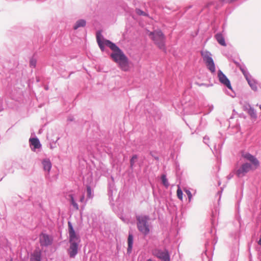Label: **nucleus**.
<instances>
[{
  "label": "nucleus",
  "instance_id": "22",
  "mask_svg": "<svg viewBox=\"0 0 261 261\" xmlns=\"http://www.w3.org/2000/svg\"><path fill=\"white\" fill-rule=\"evenodd\" d=\"M182 196L183 193L182 190H181L179 186H178V189L177 190V196L180 200H182L183 198Z\"/></svg>",
  "mask_w": 261,
  "mask_h": 261
},
{
  "label": "nucleus",
  "instance_id": "23",
  "mask_svg": "<svg viewBox=\"0 0 261 261\" xmlns=\"http://www.w3.org/2000/svg\"><path fill=\"white\" fill-rule=\"evenodd\" d=\"M69 196L70 197V201H71V204L73 205V206L74 207V208L76 210H78L79 209L78 205L75 202L73 196L72 195H70Z\"/></svg>",
  "mask_w": 261,
  "mask_h": 261
},
{
  "label": "nucleus",
  "instance_id": "21",
  "mask_svg": "<svg viewBox=\"0 0 261 261\" xmlns=\"http://www.w3.org/2000/svg\"><path fill=\"white\" fill-rule=\"evenodd\" d=\"M137 159L138 156L137 155H134L132 157L131 159L130 160V167L131 168L133 167Z\"/></svg>",
  "mask_w": 261,
  "mask_h": 261
},
{
  "label": "nucleus",
  "instance_id": "12",
  "mask_svg": "<svg viewBox=\"0 0 261 261\" xmlns=\"http://www.w3.org/2000/svg\"><path fill=\"white\" fill-rule=\"evenodd\" d=\"M41 251L39 249L35 250L31 255V261H41Z\"/></svg>",
  "mask_w": 261,
  "mask_h": 261
},
{
  "label": "nucleus",
  "instance_id": "6",
  "mask_svg": "<svg viewBox=\"0 0 261 261\" xmlns=\"http://www.w3.org/2000/svg\"><path fill=\"white\" fill-rule=\"evenodd\" d=\"M251 169L252 166L250 164L247 163H244L237 171L236 174L238 177H242Z\"/></svg>",
  "mask_w": 261,
  "mask_h": 261
},
{
  "label": "nucleus",
  "instance_id": "24",
  "mask_svg": "<svg viewBox=\"0 0 261 261\" xmlns=\"http://www.w3.org/2000/svg\"><path fill=\"white\" fill-rule=\"evenodd\" d=\"M136 12L139 15L148 16L147 13L139 9H136Z\"/></svg>",
  "mask_w": 261,
  "mask_h": 261
},
{
  "label": "nucleus",
  "instance_id": "8",
  "mask_svg": "<svg viewBox=\"0 0 261 261\" xmlns=\"http://www.w3.org/2000/svg\"><path fill=\"white\" fill-rule=\"evenodd\" d=\"M154 254L162 261H170L169 255L166 250H156L154 251Z\"/></svg>",
  "mask_w": 261,
  "mask_h": 261
},
{
  "label": "nucleus",
  "instance_id": "11",
  "mask_svg": "<svg viewBox=\"0 0 261 261\" xmlns=\"http://www.w3.org/2000/svg\"><path fill=\"white\" fill-rule=\"evenodd\" d=\"M70 245L68 249V253L70 257H74L77 253L78 243H70Z\"/></svg>",
  "mask_w": 261,
  "mask_h": 261
},
{
  "label": "nucleus",
  "instance_id": "30",
  "mask_svg": "<svg viewBox=\"0 0 261 261\" xmlns=\"http://www.w3.org/2000/svg\"><path fill=\"white\" fill-rule=\"evenodd\" d=\"M258 245H261V236H260V238L258 242Z\"/></svg>",
  "mask_w": 261,
  "mask_h": 261
},
{
  "label": "nucleus",
  "instance_id": "5",
  "mask_svg": "<svg viewBox=\"0 0 261 261\" xmlns=\"http://www.w3.org/2000/svg\"><path fill=\"white\" fill-rule=\"evenodd\" d=\"M39 242L42 246H47L51 244L53 238L49 235L41 233L39 236Z\"/></svg>",
  "mask_w": 261,
  "mask_h": 261
},
{
  "label": "nucleus",
  "instance_id": "1",
  "mask_svg": "<svg viewBox=\"0 0 261 261\" xmlns=\"http://www.w3.org/2000/svg\"><path fill=\"white\" fill-rule=\"evenodd\" d=\"M96 41L101 50H104L105 45L109 46L113 51L111 57L118 64L119 67L124 71L129 70L130 67L127 57L123 52L114 43L108 40L104 39L100 31L96 33Z\"/></svg>",
  "mask_w": 261,
  "mask_h": 261
},
{
  "label": "nucleus",
  "instance_id": "4",
  "mask_svg": "<svg viewBox=\"0 0 261 261\" xmlns=\"http://www.w3.org/2000/svg\"><path fill=\"white\" fill-rule=\"evenodd\" d=\"M201 55L208 70L212 73L215 72L216 71L215 65L212 58L211 54L207 51H201Z\"/></svg>",
  "mask_w": 261,
  "mask_h": 261
},
{
  "label": "nucleus",
  "instance_id": "25",
  "mask_svg": "<svg viewBox=\"0 0 261 261\" xmlns=\"http://www.w3.org/2000/svg\"><path fill=\"white\" fill-rule=\"evenodd\" d=\"M87 196L90 198L92 197V191L90 186L87 187Z\"/></svg>",
  "mask_w": 261,
  "mask_h": 261
},
{
  "label": "nucleus",
  "instance_id": "27",
  "mask_svg": "<svg viewBox=\"0 0 261 261\" xmlns=\"http://www.w3.org/2000/svg\"><path fill=\"white\" fill-rule=\"evenodd\" d=\"M240 69L241 70V71L242 72L243 74L244 75V76L246 77V79L247 80L248 79V78H247V73L246 71V70L244 69L243 66H240Z\"/></svg>",
  "mask_w": 261,
  "mask_h": 261
},
{
  "label": "nucleus",
  "instance_id": "7",
  "mask_svg": "<svg viewBox=\"0 0 261 261\" xmlns=\"http://www.w3.org/2000/svg\"><path fill=\"white\" fill-rule=\"evenodd\" d=\"M69 235L70 243H77L80 242L79 237L76 234L70 222H68Z\"/></svg>",
  "mask_w": 261,
  "mask_h": 261
},
{
  "label": "nucleus",
  "instance_id": "10",
  "mask_svg": "<svg viewBox=\"0 0 261 261\" xmlns=\"http://www.w3.org/2000/svg\"><path fill=\"white\" fill-rule=\"evenodd\" d=\"M218 76L220 82L222 84L226 86L229 89H232L229 80L221 70L218 71Z\"/></svg>",
  "mask_w": 261,
  "mask_h": 261
},
{
  "label": "nucleus",
  "instance_id": "29",
  "mask_svg": "<svg viewBox=\"0 0 261 261\" xmlns=\"http://www.w3.org/2000/svg\"><path fill=\"white\" fill-rule=\"evenodd\" d=\"M234 64L239 68H240V66H242L239 63L236 61H234Z\"/></svg>",
  "mask_w": 261,
  "mask_h": 261
},
{
  "label": "nucleus",
  "instance_id": "18",
  "mask_svg": "<svg viewBox=\"0 0 261 261\" xmlns=\"http://www.w3.org/2000/svg\"><path fill=\"white\" fill-rule=\"evenodd\" d=\"M248 81V83L250 86L251 87L252 89L254 91H256L257 89V86L256 83L254 81L249 80L248 79L247 80Z\"/></svg>",
  "mask_w": 261,
  "mask_h": 261
},
{
  "label": "nucleus",
  "instance_id": "20",
  "mask_svg": "<svg viewBox=\"0 0 261 261\" xmlns=\"http://www.w3.org/2000/svg\"><path fill=\"white\" fill-rule=\"evenodd\" d=\"M249 108L248 110V113L250 115V116L252 118H255L256 117V115L254 110L251 108L250 106H249Z\"/></svg>",
  "mask_w": 261,
  "mask_h": 261
},
{
  "label": "nucleus",
  "instance_id": "31",
  "mask_svg": "<svg viewBox=\"0 0 261 261\" xmlns=\"http://www.w3.org/2000/svg\"><path fill=\"white\" fill-rule=\"evenodd\" d=\"M84 196H83L81 197V200H81V201H83L84 200Z\"/></svg>",
  "mask_w": 261,
  "mask_h": 261
},
{
  "label": "nucleus",
  "instance_id": "3",
  "mask_svg": "<svg viewBox=\"0 0 261 261\" xmlns=\"http://www.w3.org/2000/svg\"><path fill=\"white\" fill-rule=\"evenodd\" d=\"M136 220L139 231L144 236L148 234L150 230L149 217L145 215H138L136 216Z\"/></svg>",
  "mask_w": 261,
  "mask_h": 261
},
{
  "label": "nucleus",
  "instance_id": "14",
  "mask_svg": "<svg viewBox=\"0 0 261 261\" xmlns=\"http://www.w3.org/2000/svg\"><path fill=\"white\" fill-rule=\"evenodd\" d=\"M30 142L35 149L39 148L41 147L40 142L37 138H31L30 139Z\"/></svg>",
  "mask_w": 261,
  "mask_h": 261
},
{
  "label": "nucleus",
  "instance_id": "13",
  "mask_svg": "<svg viewBox=\"0 0 261 261\" xmlns=\"http://www.w3.org/2000/svg\"><path fill=\"white\" fill-rule=\"evenodd\" d=\"M215 38L218 41V42L221 45L225 46L226 45V43L225 42V39L221 33H218L215 35Z\"/></svg>",
  "mask_w": 261,
  "mask_h": 261
},
{
  "label": "nucleus",
  "instance_id": "17",
  "mask_svg": "<svg viewBox=\"0 0 261 261\" xmlns=\"http://www.w3.org/2000/svg\"><path fill=\"white\" fill-rule=\"evenodd\" d=\"M86 21L84 19H80L77 20L73 27L74 30L77 29L80 27H84L86 25Z\"/></svg>",
  "mask_w": 261,
  "mask_h": 261
},
{
  "label": "nucleus",
  "instance_id": "2",
  "mask_svg": "<svg viewBox=\"0 0 261 261\" xmlns=\"http://www.w3.org/2000/svg\"><path fill=\"white\" fill-rule=\"evenodd\" d=\"M147 35L160 49L164 51L166 50V38L161 30H156L153 32L148 31Z\"/></svg>",
  "mask_w": 261,
  "mask_h": 261
},
{
  "label": "nucleus",
  "instance_id": "19",
  "mask_svg": "<svg viewBox=\"0 0 261 261\" xmlns=\"http://www.w3.org/2000/svg\"><path fill=\"white\" fill-rule=\"evenodd\" d=\"M161 179L163 185L166 187L168 188L169 186L168 179L166 178V176L165 174H163L161 176Z\"/></svg>",
  "mask_w": 261,
  "mask_h": 261
},
{
  "label": "nucleus",
  "instance_id": "15",
  "mask_svg": "<svg viewBox=\"0 0 261 261\" xmlns=\"http://www.w3.org/2000/svg\"><path fill=\"white\" fill-rule=\"evenodd\" d=\"M42 164L44 170L49 172L51 167V164L50 161L48 160H45L42 162Z\"/></svg>",
  "mask_w": 261,
  "mask_h": 261
},
{
  "label": "nucleus",
  "instance_id": "28",
  "mask_svg": "<svg viewBox=\"0 0 261 261\" xmlns=\"http://www.w3.org/2000/svg\"><path fill=\"white\" fill-rule=\"evenodd\" d=\"M36 61L34 59H31L30 62L31 66L35 67L36 66Z\"/></svg>",
  "mask_w": 261,
  "mask_h": 261
},
{
  "label": "nucleus",
  "instance_id": "26",
  "mask_svg": "<svg viewBox=\"0 0 261 261\" xmlns=\"http://www.w3.org/2000/svg\"><path fill=\"white\" fill-rule=\"evenodd\" d=\"M184 191L185 192V193L187 194V195L188 196L189 201H191L192 197L191 192L189 190H187V189H185Z\"/></svg>",
  "mask_w": 261,
  "mask_h": 261
},
{
  "label": "nucleus",
  "instance_id": "9",
  "mask_svg": "<svg viewBox=\"0 0 261 261\" xmlns=\"http://www.w3.org/2000/svg\"><path fill=\"white\" fill-rule=\"evenodd\" d=\"M242 156L247 160L250 161L255 169L257 168L259 165V162L258 160L253 155L249 153H245L242 154Z\"/></svg>",
  "mask_w": 261,
  "mask_h": 261
},
{
  "label": "nucleus",
  "instance_id": "16",
  "mask_svg": "<svg viewBox=\"0 0 261 261\" xmlns=\"http://www.w3.org/2000/svg\"><path fill=\"white\" fill-rule=\"evenodd\" d=\"M127 243H128V248L127 252H130L132 251V249L133 247V236L132 234H129L128 239H127Z\"/></svg>",
  "mask_w": 261,
  "mask_h": 261
},
{
  "label": "nucleus",
  "instance_id": "32",
  "mask_svg": "<svg viewBox=\"0 0 261 261\" xmlns=\"http://www.w3.org/2000/svg\"><path fill=\"white\" fill-rule=\"evenodd\" d=\"M148 261H151V260H150V259H148Z\"/></svg>",
  "mask_w": 261,
  "mask_h": 261
}]
</instances>
